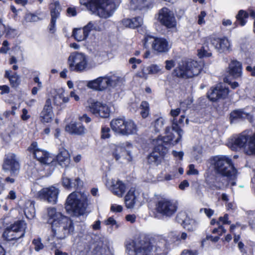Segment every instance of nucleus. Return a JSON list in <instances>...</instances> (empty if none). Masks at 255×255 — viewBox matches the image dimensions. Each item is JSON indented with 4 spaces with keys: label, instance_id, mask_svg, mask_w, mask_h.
<instances>
[{
    "label": "nucleus",
    "instance_id": "nucleus-1",
    "mask_svg": "<svg viewBox=\"0 0 255 255\" xmlns=\"http://www.w3.org/2000/svg\"><path fill=\"white\" fill-rule=\"evenodd\" d=\"M165 243V240L159 236L150 239L140 237L126 242V253L127 255H156Z\"/></svg>",
    "mask_w": 255,
    "mask_h": 255
},
{
    "label": "nucleus",
    "instance_id": "nucleus-2",
    "mask_svg": "<svg viewBox=\"0 0 255 255\" xmlns=\"http://www.w3.org/2000/svg\"><path fill=\"white\" fill-rule=\"evenodd\" d=\"M48 222L51 225L52 236L58 239H64L73 233L74 227L72 221L54 207L47 208Z\"/></svg>",
    "mask_w": 255,
    "mask_h": 255
},
{
    "label": "nucleus",
    "instance_id": "nucleus-3",
    "mask_svg": "<svg viewBox=\"0 0 255 255\" xmlns=\"http://www.w3.org/2000/svg\"><path fill=\"white\" fill-rule=\"evenodd\" d=\"M171 128L167 127L165 130L166 136H158L152 140L154 145L153 151L148 156L147 161L149 164L157 165L162 160V157L167 151L166 146L168 144L174 145V135L171 131Z\"/></svg>",
    "mask_w": 255,
    "mask_h": 255
},
{
    "label": "nucleus",
    "instance_id": "nucleus-4",
    "mask_svg": "<svg viewBox=\"0 0 255 255\" xmlns=\"http://www.w3.org/2000/svg\"><path fill=\"white\" fill-rule=\"evenodd\" d=\"M210 163L216 173L226 177L232 186L236 184L237 170L232 159L227 155H217L210 159Z\"/></svg>",
    "mask_w": 255,
    "mask_h": 255
},
{
    "label": "nucleus",
    "instance_id": "nucleus-5",
    "mask_svg": "<svg viewBox=\"0 0 255 255\" xmlns=\"http://www.w3.org/2000/svg\"><path fill=\"white\" fill-rule=\"evenodd\" d=\"M83 5L89 3V7L93 13L102 18L111 16L115 9L113 0H80Z\"/></svg>",
    "mask_w": 255,
    "mask_h": 255
},
{
    "label": "nucleus",
    "instance_id": "nucleus-6",
    "mask_svg": "<svg viewBox=\"0 0 255 255\" xmlns=\"http://www.w3.org/2000/svg\"><path fill=\"white\" fill-rule=\"evenodd\" d=\"M86 207V199L80 193L73 192L68 196L65 209L69 214L74 216L83 215Z\"/></svg>",
    "mask_w": 255,
    "mask_h": 255
},
{
    "label": "nucleus",
    "instance_id": "nucleus-7",
    "mask_svg": "<svg viewBox=\"0 0 255 255\" xmlns=\"http://www.w3.org/2000/svg\"><path fill=\"white\" fill-rule=\"evenodd\" d=\"M111 127L116 133L128 136L135 134L137 131V127L133 121L125 118L113 119L111 122Z\"/></svg>",
    "mask_w": 255,
    "mask_h": 255
},
{
    "label": "nucleus",
    "instance_id": "nucleus-8",
    "mask_svg": "<svg viewBox=\"0 0 255 255\" xmlns=\"http://www.w3.org/2000/svg\"><path fill=\"white\" fill-rule=\"evenodd\" d=\"M201 67L195 61H182L174 70V74L178 77L190 78L198 75Z\"/></svg>",
    "mask_w": 255,
    "mask_h": 255
},
{
    "label": "nucleus",
    "instance_id": "nucleus-9",
    "mask_svg": "<svg viewBox=\"0 0 255 255\" xmlns=\"http://www.w3.org/2000/svg\"><path fill=\"white\" fill-rule=\"evenodd\" d=\"M67 63L70 71L77 72L85 71L88 67V56L82 52H72L68 57Z\"/></svg>",
    "mask_w": 255,
    "mask_h": 255
},
{
    "label": "nucleus",
    "instance_id": "nucleus-10",
    "mask_svg": "<svg viewBox=\"0 0 255 255\" xmlns=\"http://www.w3.org/2000/svg\"><path fill=\"white\" fill-rule=\"evenodd\" d=\"M177 209V202L169 198H159L155 205V212L165 217L170 218L173 216Z\"/></svg>",
    "mask_w": 255,
    "mask_h": 255
},
{
    "label": "nucleus",
    "instance_id": "nucleus-11",
    "mask_svg": "<svg viewBox=\"0 0 255 255\" xmlns=\"http://www.w3.org/2000/svg\"><path fill=\"white\" fill-rule=\"evenodd\" d=\"M133 148L132 144L128 142L121 144L120 145H112L111 153L116 161L121 162H130L132 160L131 149Z\"/></svg>",
    "mask_w": 255,
    "mask_h": 255
},
{
    "label": "nucleus",
    "instance_id": "nucleus-12",
    "mask_svg": "<svg viewBox=\"0 0 255 255\" xmlns=\"http://www.w3.org/2000/svg\"><path fill=\"white\" fill-rule=\"evenodd\" d=\"M18 197L19 196L16 191L14 189H12L9 191L5 197V199L13 201L18 199V200L16 203L17 207L20 208L23 211L27 218L31 219L33 218L35 215V211L34 205L32 202L29 200L24 201L21 198L19 199Z\"/></svg>",
    "mask_w": 255,
    "mask_h": 255
},
{
    "label": "nucleus",
    "instance_id": "nucleus-13",
    "mask_svg": "<svg viewBox=\"0 0 255 255\" xmlns=\"http://www.w3.org/2000/svg\"><path fill=\"white\" fill-rule=\"evenodd\" d=\"M26 224L24 221L15 222L4 231L2 236L8 241L17 240L24 236Z\"/></svg>",
    "mask_w": 255,
    "mask_h": 255
},
{
    "label": "nucleus",
    "instance_id": "nucleus-14",
    "mask_svg": "<svg viewBox=\"0 0 255 255\" xmlns=\"http://www.w3.org/2000/svg\"><path fill=\"white\" fill-rule=\"evenodd\" d=\"M87 110L97 117L107 118L110 116V108L106 104L89 98L85 103Z\"/></svg>",
    "mask_w": 255,
    "mask_h": 255
},
{
    "label": "nucleus",
    "instance_id": "nucleus-15",
    "mask_svg": "<svg viewBox=\"0 0 255 255\" xmlns=\"http://www.w3.org/2000/svg\"><path fill=\"white\" fill-rule=\"evenodd\" d=\"M206 42L211 44L218 52L227 53L232 50V41L227 37H218L212 35L206 38Z\"/></svg>",
    "mask_w": 255,
    "mask_h": 255
},
{
    "label": "nucleus",
    "instance_id": "nucleus-16",
    "mask_svg": "<svg viewBox=\"0 0 255 255\" xmlns=\"http://www.w3.org/2000/svg\"><path fill=\"white\" fill-rule=\"evenodd\" d=\"M149 44H151V47L154 50L160 53L166 52L170 48L166 39L147 35L144 38V45L147 47Z\"/></svg>",
    "mask_w": 255,
    "mask_h": 255
},
{
    "label": "nucleus",
    "instance_id": "nucleus-17",
    "mask_svg": "<svg viewBox=\"0 0 255 255\" xmlns=\"http://www.w3.org/2000/svg\"><path fill=\"white\" fill-rule=\"evenodd\" d=\"M28 150L40 163L44 164H53L54 160V157L49 153L39 148L36 142H32Z\"/></svg>",
    "mask_w": 255,
    "mask_h": 255
},
{
    "label": "nucleus",
    "instance_id": "nucleus-18",
    "mask_svg": "<svg viewBox=\"0 0 255 255\" xmlns=\"http://www.w3.org/2000/svg\"><path fill=\"white\" fill-rule=\"evenodd\" d=\"M189 101H186L180 103V108L176 109H171L170 112V116L173 118L172 120V130L175 131L178 134V137L175 139L173 143H177L181 139L182 135L183 134V131L179 127L177 126V120L176 117L179 115L181 110L183 111H185L186 109L184 108L185 105H189Z\"/></svg>",
    "mask_w": 255,
    "mask_h": 255
},
{
    "label": "nucleus",
    "instance_id": "nucleus-19",
    "mask_svg": "<svg viewBox=\"0 0 255 255\" xmlns=\"http://www.w3.org/2000/svg\"><path fill=\"white\" fill-rule=\"evenodd\" d=\"M157 19L161 24L167 28H174L176 25L174 13L166 7H163L159 11Z\"/></svg>",
    "mask_w": 255,
    "mask_h": 255
},
{
    "label": "nucleus",
    "instance_id": "nucleus-20",
    "mask_svg": "<svg viewBox=\"0 0 255 255\" xmlns=\"http://www.w3.org/2000/svg\"><path fill=\"white\" fill-rule=\"evenodd\" d=\"M59 190L54 186L44 188L38 191L37 196L40 199L47 201L52 204H55L57 202Z\"/></svg>",
    "mask_w": 255,
    "mask_h": 255
},
{
    "label": "nucleus",
    "instance_id": "nucleus-21",
    "mask_svg": "<svg viewBox=\"0 0 255 255\" xmlns=\"http://www.w3.org/2000/svg\"><path fill=\"white\" fill-rule=\"evenodd\" d=\"M106 186L111 192L118 197H122L127 189L126 184L119 179H112L107 181Z\"/></svg>",
    "mask_w": 255,
    "mask_h": 255
},
{
    "label": "nucleus",
    "instance_id": "nucleus-22",
    "mask_svg": "<svg viewBox=\"0 0 255 255\" xmlns=\"http://www.w3.org/2000/svg\"><path fill=\"white\" fill-rule=\"evenodd\" d=\"M249 132V131H245L240 134L233 136L228 142V146L233 150H236L238 148L242 147L245 148Z\"/></svg>",
    "mask_w": 255,
    "mask_h": 255
},
{
    "label": "nucleus",
    "instance_id": "nucleus-23",
    "mask_svg": "<svg viewBox=\"0 0 255 255\" xmlns=\"http://www.w3.org/2000/svg\"><path fill=\"white\" fill-rule=\"evenodd\" d=\"M229 92L228 88L221 84H218L214 88L210 89L207 93V96L210 101L215 102L220 99L226 98Z\"/></svg>",
    "mask_w": 255,
    "mask_h": 255
},
{
    "label": "nucleus",
    "instance_id": "nucleus-24",
    "mask_svg": "<svg viewBox=\"0 0 255 255\" xmlns=\"http://www.w3.org/2000/svg\"><path fill=\"white\" fill-rule=\"evenodd\" d=\"M51 20L48 26L49 31L54 33L56 31V22L60 16V6L58 1H54L50 4Z\"/></svg>",
    "mask_w": 255,
    "mask_h": 255
},
{
    "label": "nucleus",
    "instance_id": "nucleus-25",
    "mask_svg": "<svg viewBox=\"0 0 255 255\" xmlns=\"http://www.w3.org/2000/svg\"><path fill=\"white\" fill-rule=\"evenodd\" d=\"M107 75L99 77L93 80L87 82V87L96 91H103L109 87Z\"/></svg>",
    "mask_w": 255,
    "mask_h": 255
},
{
    "label": "nucleus",
    "instance_id": "nucleus-26",
    "mask_svg": "<svg viewBox=\"0 0 255 255\" xmlns=\"http://www.w3.org/2000/svg\"><path fill=\"white\" fill-rule=\"evenodd\" d=\"M3 169L5 171H10L12 174H15L19 169V164L14 154H9L4 160Z\"/></svg>",
    "mask_w": 255,
    "mask_h": 255
},
{
    "label": "nucleus",
    "instance_id": "nucleus-27",
    "mask_svg": "<svg viewBox=\"0 0 255 255\" xmlns=\"http://www.w3.org/2000/svg\"><path fill=\"white\" fill-rule=\"evenodd\" d=\"M65 130L71 134L78 135H84L87 129L80 122H72L65 127Z\"/></svg>",
    "mask_w": 255,
    "mask_h": 255
},
{
    "label": "nucleus",
    "instance_id": "nucleus-28",
    "mask_svg": "<svg viewBox=\"0 0 255 255\" xmlns=\"http://www.w3.org/2000/svg\"><path fill=\"white\" fill-rule=\"evenodd\" d=\"M53 113L51 106V100L48 99L44 108L40 114V120L42 123H49L53 118Z\"/></svg>",
    "mask_w": 255,
    "mask_h": 255
},
{
    "label": "nucleus",
    "instance_id": "nucleus-29",
    "mask_svg": "<svg viewBox=\"0 0 255 255\" xmlns=\"http://www.w3.org/2000/svg\"><path fill=\"white\" fill-rule=\"evenodd\" d=\"M70 101V98L66 95L65 90L59 89L53 97L54 104L60 108L64 107V104Z\"/></svg>",
    "mask_w": 255,
    "mask_h": 255
},
{
    "label": "nucleus",
    "instance_id": "nucleus-30",
    "mask_svg": "<svg viewBox=\"0 0 255 255\" xmlns=\"http://www.w3.org/2000/svg\"><path fill=\"white\" fill-rule=\"evenodd\" d=\"M152 0H131L128 7L131 10H142L150 7L152 4Z\"/></svg>",
    "mask_w": 255,
    "mask_h": 255
},
{
    "label": "nucleus",
    "instance_id": "nucleus-31",
    "mask_svg": "<svg viewBox=\"0 0 255 255\" xmlns=\"http://www.w3.org/2000/svg\"><path fill=\"white\" fill-rule=\"evenodd\" d=\"M229 72L235 78L240 77L242 74V63L236 60H232L229 65Z\"/></svg>",
    "mask_w": 255,
    "mask_h": 255
},
{
    "label": "nucleus",
    "instance_id": "nucleus-32",
    "mask_svg": "<svg viewBox=\"0 0 255 255\" xmlns=\"http://www.w3.org/2000/svg\"><path fill=\"white\" fill-rule=\"evenodd\" d=\"M57 161L62 167H67L70 162V154L68 150L64 148L60 149L56 157Z\"/></svg>",
    "mask_w": 255,
    "mask_h": 255
},
{
    "label": "nucleus",
    "instance_id": "nucleus-33",
    "mask_svg": "<svg viewBox=\"0 0 255 255\" xmlns=\"http://www.w3.org/2000/svg\"><path fill=\"white\" fill-rule=\"evenodd\" d=\"M135 189L131 188L125 197V203L128 208H132L136 201Z\"/></svg>",
    "mask_w": 255,
    "mask_h": 255
},
{
    "label": "nucleus",
    "instance_id": "nucleus-34",
    "mask_svg": "<svg viewBox=\"0 0 255 255\" xmlns=\"http://www.w3.org/2000/svg\"><path fill=\"white\" fill-rule=\"evenodd\" d=\"M245 151L249 155L255 154V132L252 135L249 134Z\"/></svg>",
    "mask_w": 255,
    "mask_h": 255
},
{
    "label": "nucleus",
    "instance_id": "nucleus-35",
    "mask_svg": "<svg viewBox=\"0 0 255 255\" xmlns=\"http://www.w3.org/2000/svg\"><path fill=\"white\" fill-rule=\"evenodd\" d=\"M122 22L123 25L126 27L135 28L142 24L143 18L139 16L132 19H125L123 20Z\"/></svg>",
    "mask_w": 255,
    "mask_h": 255
},
{
    "label": "nucleus",
    "instance_id": "nucleus-36",
    "mask_svg": "<svg viewBox=\"0 0 255 255\" xmlns=\"http://www.w3.org/2000/svg\"><path fill=\"white\" fill-rule=\"evenodd\" d=\"M107 75L109 87L115 88L123 82L122 78L116 74L110 73Z\"/></svg>",
    "mask_w": 255,
    "mask_h": 255
},
{
    "label": "nucleus",
    "instance_id": "nucleus-37",
    "mask_svg": "<svg viewBox=\"0 0 255 255\" xmlns=\"http://www.w3.org/2000/svg\"><path fill=\"white\" fill-rule=\"evenodd\" d=\"M72 36L77 41H82L85 40L88 35L84 29L83 28H75L73 31Z\"/></svg>",
    "mask_w": 255,
    "mask_h": 255
},
{
    "label": "nucleus",
    "instance_id": "nucleus-38",
    "mask_svg": "<svg viewBox=\"0 0 255 255\" xmlns=\"http://www.w3.org/2000/svg\"><path fill=\"white\" fill-rule=\"evenodd\" d=\"M248 116L249 114L242 110H235L230 114L231 122L233 123L238 120L246 118Z\"/></svg>",
    "mask_w": 255,
    "mask_h": 255
},
{
    "label": "nucleus",
    "instance_id": "nucleus-39",
    "mask_svg": "<svg viewBox=\"0 0 255 255\" xmlns=\"http://www.w3.org/2000/svg\"><path fill=\"white\" fill-rule=\"evenodd\" d=\"M249 17V13L244 10H240L236 15L237 22L241 26H244L247 23V19Z\"/></svg>",
    "mask_w": 255,
    "mask_h": 255
},
{
    "label": "nucleus",
    "instance_id": "nucleus-40",
    "mask_svg": "<svg viewBox=\"0 0 255 255\" xmlns=\"http://www.w3.org/2000/svg\"><path fill=\"white\" fill-rule=\"evenodd\" d=\"M10 73V71H6L5 76L9 79L10 84L12 86L16 87L19 83V77L16 73H14L11 75Z\"/></svg>",
    "mask_w": 255,
    "mask_h": 255
},
{
    "label": "nucleus",
    "instance_id": "nucleus-41",
    "mask_svg": "<svg viewBox=\"0 0 255 255\" xmlns=\"http://www.w3.org/2000/svg\"><path fill=\"white\" fill-rule=\"evenodd\" d=\"M165 120L162 117H160L156 119L152 123V125L154 127L155 131L156 132L160 131L162 129Z\"/></svg>",
    "mask_w": 255,
    "mask_h": 255
},
{
    "label": "nucleus",
    "instance_id": "nucleus-42",
    "mask_svg": "<svg viewBox=\"0 0 255 255\" xmlns=\"http://www.w3.org/2000/svg\"><path fill=\"white\" fill-rule=\"evenodd\" d=\"M183 227L184 229L189 231H194L197 228V223L195 220L189 219L187 222L183 225Z\"/></svg>",
    "mask_w": 255,
    "mask_h": 255
},
{
    "label": "nucleus",
    "instance_id": "nucleus-43",
    "mask_svg": "<svg viewBox=\"0 0 255 255\" xmlns=\"http://www.w3.org/2000/svg\"><path fill=\"white\" fill-rule=\"evenodd\" d=\"M177 221L183 225L190 219L184 211H181L178 213L176 217Z\"/></svg>",
    "mask_w": 255,
    "mask_h": 255
},
{
    "label": "nucleus",
    "instance_id": "nucleus-44",
    "mask_svg": "<svg viewBox=\"0 0 255 255\" xmlns=\"http://www.w3.org/2000/svg\"><path fill=\"white\" fill-rule=\"evenodd\" d=\"M140 114L143 118H146L149 114V104L145 101H143L140 106Z\"/></svg>",
    "mask_w": 255,
    "mask_h": 255
},
{
    "label": "nucleus",
    "instance_id": "nucleus-45",
    "mask_svg": "<svg viewBox=\"0 0 255 255\" xmlns=\"http://www.w3.org/2000/svg\"><path fill=\"white\" fill-rule=\"evenodd\" d=\"M212 53L207 45L203 46L198 50V56L201 58L203 57H210Z\"/></svg>",
    "mask_w": 255,
    "mask_h": 255
},
{
    "label": "nucleus",
    "instance_id": "nucleus-46",
    "mask_svg": "<svg viewBox=\"0 0 255 255\" xmlns=\"http://www.w3.org/2000/svg\"><path fill=\"white\" fill-rule=\"evenodd\" d=\"M83 28L87 32L89 35L90 32L92 30H100L99 27L95 22L90 21Z\"/></svg>",
    "mask_w": 255,
    "mask_h": 255
},
{
    "label": "nucleus",
    "instance_id": "nucleus-47",
    "mask_svg": "<svg viewBox=\"0 0 255 255\" xmlns=\"http://www.w3.org/2000/svg\"><path fill=\"white\" fill-rule=\"evenodd\" d=\"M37 18V17L35 15L31 13H27L25 15L22 23L23 25H27L29 22L35 21Z\"/></svg>",
    "mask_w": 255,
    "mask_h": 255
},
{
    "label": "nucleus",
    "instance_id": "nucleus-48",
    "mask_svg": "<svg viewBox=\"0 0 255 255\" xmlns=\"http://www.w3.org/2000/svg\"><path fill=\"white\" fill-rule=\"evenodd\" d=\"M210 187L213 190L222 189L225 187V184L222 182H219L217 179L215 181H210L209 182Z\"/></svg>",
    "mask_w": 255,
    "mask_h": 255
},
{
    "label": "nucleus",
    "instance_id": "nucleus-49",
    "mask_svg": "<svg viewBox=\"0 0 255 255\" xmlns=\"http://www.w3.org/2000/svg\"><path fill=\"white\" fill-rule=\"evenodd\" d=\"M148 74H150L149 66L143 67L141 70V72H138L136 74L137 76L144 79H146L147 78Z\"/></svg>",
    "mask_w": 255,
    "mask_h": 255
},
{
    "label": "nucleus",
    "instance_id": "nucleus-50",
    "mask_svg": "<svg viewBox=\"0 0 255 255\" xmlns=\"http://www.w3.org/2000/svg\"><path fill=\"white\" fill-rule=\"evenodd\" d=\"M5 36L8 37H14L17 34L16 30L9 26H6Z\"/></svg>",
    "mask_w": 255,
    "mask_h": 255
},
{
    "label": "nucleus",
    "instance_id": "nucleus-51",
    "mask_svg": "<svg viewBox=\"0 0 255 255\" xmlns=\"http://www.w3.org/2000/svg\"><path fill=\"white\" fill-rule=\"evenodd\" d=\"M110 129L107 127H103L101 129V137L103 139L108 138L110 137Z\"/></svg>",
    "mask_w": 255,
    "mask_h": 255
},
{
    "label": "nucleus",
    "instance_id": "nucleus-52",
    "mask_svg": "<svg viewBox=\"0 0 255 255\" xmlns=\"http://www.w3.org/2000/svg\"><path fill=\"white\" fill-rule=\"evenodd\" d=\"M192 155L195 160L200 162L202 157V152L201 149H194L192 152Z\"/></svg>",
    "mask_w": 255,
    "mask_h": 255
},
{
    "label": "nucleus",
    "instance_id": "nucleus-53",
    "mask_svg": "<svg viewBox=\"0 0 255 255\" xmlns=\"http://www.w3.org/2000/svg\"><path fill=\"white\" fill-rule=\"evenodd\" d=\"M217 224L219 225L218 228L213 229L212 233L218 234L220 236H221L226 232V230L223 226L220 225L219 222H217Z\"/></svg>",
    "mask_w": 255,
    "mask_h": 255
},
{
    "label": "nucleus",
    "instance_id": "nucleus-54",
    "mask_svg": "<svg viewBox=\"0 0 255 255\" xmlns=\"http://www.w3.org/2000/svg\"><path fill=\"white\" fill-rule=\"evenodd\" d=\"M9 44L7 40H4L2 43V47L0 48V53L6 54L9 50Z\"/></svg>",
    "mask_w": 255,
    "mask_h": 255
},
{
    "label": "nucleus",
    "instance_id": "nucleus-55",
    "mask_svg": "<svg viewBox=\"0 0 255 255\" xmlns=\"http://www.w3.org/2000/svg\"><path fill=\"white\" fill-rule=\"evenodd\" d=\"M32 244L34 245V248L36 251H39L43 248L44 246L41 243L40 240L39 239H34L32 241Z\"/></svg>",
    "mask_w": 255,
    "mask_h": 255
},
{
    "label": "nucleus",
    "instance_id": "nucleus-56",
    "mask_svg": "<svg viewBox=\"0 0 255 255\" xmlns=\"http://www.w3.org/2000/svg\"><path fill=\"white\" fill-rule=\"evenodd\" d=\"M149 66V71L150 72V74H155L158 72H159L161 68L160 67L157 65L152 64Z\"/></svg>",
    "mask_w": 255,
    "mask_h": 255
},
{
    "label": "nucleus",
    "instance_id": "nucleus-57",
    "mask_svg": "<svg viewBox=\"0 0 255 255\" xmlns=\"http://www.w3.org/2000/svg\"><path fill=\"white\" fill-rule=\"evenodd\" d=\"M141 62V61L139 59H136L135 58L132 57L129 59V63L132 64V68L134 69L136 68L137 64H139Z\"/></svg>",
    "mask_w": 255,
    "mask_h": 255
},
{
    "label": "nucleus",
    "instance_id": "nucleus-58",
    "mask_svg": "<svg viewBox=\"0 0 255 255\" xmlns=\"http://www.w3.org/2000/svg\"><path fill=\"white\" fill-rule=\"evenodd\" d=\"M104 224L106 225H110L111 226H116V228L118 227L116 221L113 217H109L104 221Z\"/></svg>",
    "mask_w": 255,
    "mask_h": 255
},
{
    "label": "nucleus",
    "instance_id": "nucleus-59",
    "mask_svg": "<svg viewBox=\"0 0 255 255\" xmlns=\"http://www.w3.org/2000/svg\"><path fill=\"white\" fill-rule=\"evenodd\" d=\"M123 210V207L117 204H112L111 206V211L113 212H121Z\"/></svg>",
    "mask_w": 255,
    "mask_h": 255
},
{
    "label": "nucleus",
    "instance_id": "nucleus-60",
    "mask_svg": "<svg viewBox=\"0 0 255 255\" xmlns=\"http://www.w3.org/2000/svg\"><path fill=\"white\" fill-rule=\"evenodd\" d=\"M165 63V69L167 70H170L175 66V61L173 60H166Z\"/></svg>",
    "mask_w": 255,
    "mask_h": 255
},
{
    "label": "nucleus",
    "instance_id": "nucleus-61",
    "mask_svg": "<svg viewBox=\"0 0 255 255\" xmlns=\"http://www.w3.org/2000/svg\"><path fill=\"white\" fill-rule=\"evenodd\" d=\"M198 173V171L195 168V166L193 164H190L189 165V170L187 172L188 174L197 175Z\"/></svg>",
    "mask_w": 255,
    "mask_h": 255
},
{
    "label": "nucleus",
    "instance_id": "nucleus-62",
    "mask_svg": "<svg viewBox=\"0 0 255 255\" xmlns=\"http://www.w3.org/2000/svg\"><path fill=\"white\" fill-rule=\"evenodd\" d=\"M30 118V115L28 114V111L25 109H23L22 110V115L21 118L23 121H27Z\"/></svg>",
    "mask_w": 255,
    "mask_h": 255
},
{
    "label": "nucleus",
    "instance_id": "nucleus-63",
    "mask_svg": "<svg viewBox=\"0 0 255 255\" xmlns=\"http://www.w3.org/2000/svg\"><path fill=\"white\" fill-rule=\"evenodd\" d=\"M220 222H222L223 224H230L231 221L229 220V216L228 214H225L224 217H220L219 218Z\"/></svg>",
    "mask_w": 255,
    "mask_h": 255
},
{
    "label": "nucleus",
    "instance_id": "nucleus-64",
    "mask_svg": "<svg viewBox=\"0 0 255 255\" xmlns=\"http://www.w3.org/2000/svg\"><path fill=\"white\" fill-rule=\"evenodd\" d=\"M69 97L73 98L76 102H78L80 100V97L76 94L75 90L70 92Z\"/></svg>",
    "mask_w": 255,
    "mask_h": 255
}]
</instances>
